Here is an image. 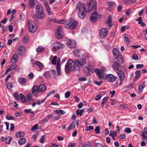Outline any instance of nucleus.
Segmentation results:
<instances>
[{
	"instance_id": "24",
	"label": "nucleus",
	"mask_w": 147,
	"mask_h": 147,
	"mask_svg": "<svg viewBox=\"0 0 147 147\" xmlns=\"http://www.w3.org/2000/svg\"><path fill=\"white\" fill-rule=\"evenodd\" d=\"M60 61H59V59L58 60L56 66V70L57 72V75L58 76H60L61 75L60 72Z\"/></svg>"
},
{
	"instance_id": "41",
	"label": "nucleus",
	"mask_w": 147,
	"mask_h": 147,
	"mask_svg": "<svg viewBox=\"0 0 147 147\" xmlns=\"http://www.w3.org/2000/svg\"><path fill=\"white\" fill-rule=\"evenodd\" d=\"M57 59V57L55 56L53 58L51 61V63L52 64L55 65L56 63V61Z\"/></svg>"
},
{
	"instance_id": "45",
	"label": "nucleus",
	"mask_w": 147,
	"mask_h": 147,
	"mask_svg": "<svg viewBox=\"0 0 147 147\" xmlns=\"http://www.w3.org/2000/svg\"><path fill=\"white\" fill-rule=\"evenodd\" d=\"M57 19L56 18L53 19L50 18H49L48 19V21L49 22H54L56 23V22H57Z\"/></svg>"
},
{
	"instance_id": "14",
	"label": "nucleus",
	"mask_w": 147,
	"mask_h": 147,
	"mask_svg": "<svg viewBox=\"0 0 147 147\" xmlns=\"http://www.w3.org/2000/svg\"><path fill=\"white\" fill-rule=\"evenodd\" d=\"M28 7L31 9H33L36 4V0H28Z\"/></svg>"
},
{
	"instance_id": "56",
	"label": "nucleus",
	"mask_w": 147,
	"mask_h": 147,
	"mask_svg": "<svg viewBox=\"0 0 147 147\" xmlns=\"http://www.w3.org/2000/svg\"><path fill=\"white\" fill-rule=\"evenodd\" d=\"M78 80L79 81H85L86 80V78L85 77H80L78 78Z\"/></svg>"
},
{
	"instance_id": "26",
	"label": "nucleus",
	"mask_w": 147,
	"mask_h": 147,
	"mask_svg": "<svg viewBox=\"0 0 147 147\" xmlns=\"http://www.w3.org/2000/svg\"><path fill=\"white\" fill-rule=\"evenodd\" d=\"M115 58L117 59L118 61L121 63H123L124 62V60L121 55H119Z\"/></svg>"
},
{
	"instance_id": "63",
	"label": "nucleus",
	"mask_w": 147,
	"mask_h": 147,
	"mask_svg": "<svg viewBox=\"0 0 147 147\" xmlns=\"http://www.w3.org/2000/svg\"><path fill=\"white\" fill-rule=\"evenodd\" d=\"M60 116L59 115H58L57 116H55L53 118V120L54 121H56L58 120L60 118Z\"/></svg>"
},
{
	"instance_id": "39",
	"label": "nucleus",
	"mask_w": 147,
	"mask_h": 147,
	"mask_svg": "<svg viewBox=\"0 0 147 147\" xmlns=\"http://www.w3.org/2000/svg\"><path fill=\"white\" fill-rule=\"evenodd\" d=\"M144 87V84H142L139 86L138 88L139 91L140 92H142L143 90V89Z\"/></svg>"
},
{
	"instance_id": "64",
	"label": "nucleus",
	"mask_w": 147,
	"mask_h": 147,
	"mask_svg": "<svg viewBox=\"0 0 147 147\" xmlns=\"http://www.w3.org/2000/svg\"><path fill=\"white\" fill-rule=\"evenodd\" d=\"M70 93L69 91H67L65 94V97L66 98H68L70 96Z\"/></svg>"
},
{
	"instance_id": "35",
	"label": "nucleus",
	"mask_w": 147,
	"mask_h": 147,
	"mask_svg": "<svg viewBox=\"0 0 147 147\" xmlns=\"http://www.w3.org/2000/svg\"><path fill=\"white\" fill-rule=\"evenodd\" d=\"M135 78L138 79L140 77L141 75V71H140L138 70L135 72Z\"/></svg>"
},
{
	"instance_id": "60",
	"label": "nucleus",
	"mask_w": 147,
	"mask_h": 147,
	"mask_svg": "<svg viewBox=\"0 0 147 147\" xmlns=\"http://www.w3.org/2000/svg\"><path fill=\"white\" fill-rule=\"evenodd\" d=\"M45 135H43L41 139H40V142L41 143H43L45 142Z\"/></svg>"
},
{
	"instance_id": "21",
	"label": "nucleus",
	"mask_w": 147,
	"mask_h": 147,
	"mask_svg": "<svg viewBox=\"0 0 147 147\" xmlns=\"http://www.w3.org/2000/svg\"><path fill=\"white\" fill-rule=\"evenodd\" d=\"M35 10L36 13L44 11L43 6L40 4L36 5Z\"/></svg>"
},
{
	"instance_id": "53",
	"label": "nucleus",
	"mask_w": 147,
	"mask_h": 147,
	"mask_svg": "<svg viewBox=\"0 0 147 147\" xmlns=\"http://www.w3.org/2000/svg\"><path fill=\"white\" fill-rule=\"evenodd\" d=\"M28 37L27 35H25L23 38V41L25 43L27 42L28 41Z\"/></svg>"
},
{
	"instance_id": "51",
	"label": "nucleus",
	"mask_w": 147,
	"mask_h": 147,
	"mask_svg": "<svg viewBox=\"0 0 147 147\" xmlns=\"http://www.w3.org/2000/svg\"><path fill=\"white\" fill-rule=\"evenodd\" d=\"M94 129V127L92 126H89L88 127H87L86 129V131H92Z\"/></svg>"
},
{
	"instance_id": "31",
	"label": "nucleus",
	"mask_w": 147,
	"mask_h": 147,
	"mask_svg": "<svg viewBox=\"0 0 147 147\" xmlns=\"http://www.w3.org/2000/svg\"><path fill=\"white\" fill-rule=\"evenodd\" d=\"M83 59L86 60H88L90 57V55L88 53H84L82 55Z\"/></svg>"
},
{
	"instance_id": "50",
	"label": "nucleus",
	"mask_w": 147,
	"mask_h": 147,
	"mask_svg": "<svg viewBox=\"0 0 147 147\" xmlns=\"http://www.w3.org/2000/svg\"><path fill=\"white\" fill-rule=\"evenodd\" d=\"M13 95L15 99L18 101L19 100V98L18 96V94L17 92H15L13 93Z\"/></svg>"
},
{
	"instance_id": "1",
	"label": "nucleus",
	"mask_w": 147,
	"mask_h": 147,
	"mask_svg": "<svg viewBox=\"0 0 147 147\" xmlns=\"http://www.w3.org/2000/svg\"><path fill=\"white\" fill-rule=\"evenodd\" d=\"M96 3L95 0H91L87 4V11L89 12L93 11L90 15V19L93 23L96 22L100 16L99 13L96 11L97 8Z\"/></svg>"
},
{
	"instance_id": "54",
	"label": "nucleus",
	"mask_w": 147,
	"mask_h": 147,
	"mask_svg": "<svg viewBox=\"0 0 147 147\" xmlns=\"http://www.w3.org/2000/svg\"><path fill=\"white\" fill-rule=\"evenodd\" d=\"M11 140V138L9 137H7L6 139V143L7 144H9L10 143V141Z\"/></svg>"
},
{
	"instance_id": "11",
	"label": "nucleus",
	"mask_w": 147,
	"mask_h": 147,
	"mask_svg": "<svg viewBox=\"0 0 147 147\" xmlns=\"http://www.w3.org/2000/svg\"><path fill=\"white\" fill-rule=\"evenodd\" d=\"M67 45L68 48H74L76 47V43L75 40L69 39L67 41Z\"/></svg>"
},
{
	"instance_id": "8",
	"label": "nucleus",
	"mask_w": 147,
	"mask_h": 147,
	"mask_svg": "<svg viewBox=\"0 0 147 147\" xmlns=\"http://www.w3.org/2000/svg\"><path fill=\"white\" fill-rule=\"evenodd\" d=\"M52 49L54 51H57L60 49H61L64 48V45L62 44L60 42H56L53 43L52 44Z\"/></svg>"
},
{
	"instance_id": "48",
	"label": "nucleus",
	"mask_w": 147,
	"mask_h": 147,
	"mask_svg": "<svg viewBox=\"0 0 147 147\" xmlns=\"http://www.w3.org/2000/svg\"><path fill=\"white\" fill-rule=\"evenodd\" d=\"M94 130L96 134H99L100 133V127L99 126H97Z\"/></svg>"
},
{
	"instance_id": "7",
	"label": "nucleus",
	"mask_w": 147,
	"mask_h": 147,
	"mask_svg": "<svg viewBox=\"0 0 147 147\" xmlns=\"http://www.w3.org/2000/svg\"><path fill=\"white\" fill-rule=\"evenodd\" d=\"M117 77L114 76L112 74H107L105 76L102 75V79L106 80L107 82H113L115 81Z\"/></svg>"
},
{
	"instance_id": "33",
	"label": "nucleus",
	"mask_w": 147,
	"mask_h": 147,
	"mask_svg": "<svg viewBox=\"0 0 147 147\" xmlns=\"http://www.w3.org/2000/svg\"><path fill=\"white\" fill-rule=\"evenodd\" d=\"M74 55L76 57H79L80 55V53L79 50L78 49L75 50L73 52Z\"/></svg>"
},
{
	"instance_id": "34",
	"label": "nucleus",
	"mask_w": 147,
	"mask_h": 147,
	"mask_svg": "<svg viewBox=\"0 0 147 147\" xmlns=\"http://www.w3.org/2000/svg\"><path fill=\"white\" fill-rule=\"evenodd\" d=\"M26 98L28 101H30L32 99V95L31 93H28L26 96Z\"/></svg>"
},
{
	"instance_id": "59",
	"label": "nucleus",
	"mask_w": 147,
	"mask_h": 147,
	"mask_svg": "<svg viewBox=\"0 0 147 147\" xmlns=\"http://www.w3.org/2000/svg\"><path fill=\"white\" fill-rule=\"evenodd\" d=\"M75 145V143L69 142L68 144L67 147H74Z\"/></svg>"
},
{
	"instance_id": "22",
	"label": "nucleus",
	"mask_w": 147,
	"mask_h": 147,
	"mask_svg": "<svg viewBox=\"0 0 147 147\" xmlns=\"http://www.w3.org/2000/svg\"><path fill=\"white\" fill-rule=\"evenodd\" d=\"M35 65L38 66L40 69H42L43 68V65L39 61H36L35 63H32V65L33 67Z\"/></svg>"
},
{
	"instance_id": "5",
	"label": "nucleus",
	"mask_w": 147,
	"mask_h": 147,
	"mask_svg": "<svg viewBox=\"0 0 147 147\" xmlns=\"http://www.w3.org/2000/svg\"><path fill=\"white\" fill-rule=\"evenodd\" d=\"M29 30L30 32L34 33L37 29V26L35 22L33 20H29L28 21Z\"/></svg>"
},
{
	"instance_id": "3",
	"label": "nucleus",
	"mask_w": 147,
	"mask_h": 147,
	"mask_svg": "<svg viewBox=\"0 0 147 147\" xmlns=\"http://www.w3.org/2000/svg\"><path fill=\"white\" fill-rule=\"evenodd\" d=\"M76 64L75 63V60L73 61L71 59H69L65 66V71L67 74H69L70 71H73L74 70L76 71L75 69L76 68Z\"/></svg>"
},
{
	"instance_id": "16",
	"label": "nucleus",
	"mask_w": 147,
	"mask_h": 147,
	"mask_svg": "<svg viewBox=\"0 0 147 147\" xmlns=\"http://www.w3.org/2000/svg\"><path fill=\"white\" fill-rule=\"evenodd\" d=\"M108 31V29L106 28H102V37L105 38L107 36Z\"/></svg>"
},
{
	"instance_id": "46",
	"label": "nucleus",
	"mask_w": 147,
	"mask_h": 147,
	"mask_svg": "<svg viewBox=\"0 0 147 147\" xmlns=\"http://www.w3.org/2000/svg\"><path fill=\"white\" fill-rule=\"evenodd\" d=\"M38 124H37L33 126L31 128V130L32 131H34L35 130H36L38 129Z\"/></svg>"
},
{
	"instance_id": "57",
	"label": "nucleus",
	"mask_w": 147,
	"mask_h": 147,
	"mask_svg": "<svg viewBox=\"0 0 147 147\" xmlns=\"http://www.w3.org/2000/svg\"><path fill=\"white\" fill-rule=\"evenodd\" d=\"M124 131L125 132L127 133H131V130L130 129V128H128V127L125 128L124 129Z\"/></svg>"
},
{
	"instance_id": "52",
	"label": "nucleus",
	"mask_w": 147,
	"mask_h": 147,
	"mask_svg": "<svg viewBox=\"0 0 147 147\" xmlns=\"http://www.w3.org/2000/svg\"><path fill=\"white\" fill-rule=\"evenodd\" d=\"M108 99V97L106 96L103 99L102 102V106H103L105 102Z\"/></svg>"
},
{
	"instance_id": "36",
	"label": "nucleus",
	"mask_w": 147,
	"mask_h": 147,
	"mask_svg": "<svg viewBox=\"0 0 147 147\" xmlns=\"http://www.w3.org/2000/svg\"><path fill=\"white\" fill-rule=\"evenodd\" d=\"M76 111L77 115H80V116H82L83 113L84 111V109H82L80 110L79 109H78L76 110Z\"/></svg>"
},
{
	"instance_id": "62",
	"label": "nucleus",
	"mask_w": 147,
	"mask_h": 147,
	"mask_svg": "<svg viewBox=\"0 0 147 147\" xmlns=\"http://www.w3.org/2000/svg\"><path fill=\"white\" fill-rule=\"evenodd\" d=\"M133 59L135 60H137L138 59V57L136 54H134L132 55Z\"/></svg>"
},
{
	"instance_id": "42",
	"label": "nucleus",
	"mask_w": 147,
	"mask_h": 147,
	"mask_svg": "<svg viewBox=\"0 0 147 147\" xmlns=\"http://www.w3.org/2000/svg\"><path fill=\"white\" fill-rule=\"evenodd\" d=\"M44 48L42 47H39L36 49L37 52L38 53H40L44 51Z\"/></svg>"
},
{
	"instance_id": "18",
	"label": "nucleus",
	"mask_w": 147,
	"mask_h": 147,
	"mask_svg": "<svg viewBox=\"0 0 147 147\" xmlns=\"http://www.w3.org/2000/svg\"><path fill=\"white\" fill-rule=\"evenodd\" d=\"M18 57L16 54H13L10 59V61L12 63H16L18 61Z\"/></svg>"
},
{
	"instance_id": "4",
	"label": "nucleus",
	"mask_w": 147,
	"mask_h": 147,
	"mask_svg": "<svg viewBox=\"0 0 147 147\" xmlns=\"http://www.w3.org/2000/svg\"><path fill=\"white\" fill-rule=\"evenodd\" d=\"M78 24V22L74 19L71 18L64 24V26L65 28L74 30L77 27Z\"/></svg>"
},
{
	"instance_id": "58",
	"label": "nucleus",
	"mask_w": 147,
	"mask_h": 147,
	"mask_svg": "<svg viewBox=\"0 0 147 147\" xmlns=\"http://www.w3.org/2000/svg\"><path fill=\"white\" fill-rule=\"evenodd\" d=\"M142 135L144 140L145 138L146 139V142L147 143V133H143Z\"/></svg>"
},
{
	"instance_id": "43",
	"label": "nucleus",
	"mask_w": 147,
	"mask_h": 147,
	"mask_svg": "<svg viewBox=\"0 0 147 147\" xmlns=\"http://www.w3.org/2000/svg\"><path fill=\"white\" fill-rule=\"evenodd\" d=\"M88 70L90 71L92 73H94V69H93L91 65H88Z\"/></svg>"
},
{
	"instance_id": "55",
	"label": "nucleus",
	"mask_w": 147,
	"mask_h": 147,
	"mask_svg": "<svg viewBox=\"0 0 147 147\" xmlns=\"http://www.w3.org/2000/svg\"><path fill=\"white\" fill-rule=\"evenodd\" d=\"M106 69L104 67H102V75L105 76V71H106Z\"/></svg>"
},
{
	"instance_id": "37",
	"label": "nucleus",
	"mask_w": 147,
	"mask_h": 147,
	"mask_svg": "<svg viewBox=\"0 0 147 147\" xmlns=\"http://www.w3.org/2000/svg\"><path fill=\"white\" fill-rule=\"evenodd\" d=\"M75 127V124L74 122H72L69 125V127L67 128V130L68 131H69L70 129H72L74 128Z\"/></svg>"
},
{
	"instance_id": "13",
	"label": "nucleus",
	"mask_w": 147,
	"mask_h": 147,
	"mask_svg": "<svg viewBox=\"0 0 147 147\" xmlns=\"http://www.w3.org/2000/svg\"><path fill=\"white\" fill-rule=\"evenodd\" d=\"M112 16L109 15L108 16L107 20L105 21V24H108L107 25L108 27H110L112 26Z\"/></svg>"
},
{
	"instance_id": "12",
	"label": "nucleus",
	"mask_w": 147,
	"mask_h": 147,
	"mask_svg": "<svg viewBox=\"0 0 147 147\" xmlns=\"http://www.w3.org/2000/svg\"><path fill=\"white\" fill-rule=\"evenodd\" d=\"M38 86L37 85L33 86L32 88V92L34 96H37L38 93L40 92Z\"/></svg>"
},
{
	"instance_id": "38",
	"label": "nucleus",
	"mask_w": 147,
	"mask_h": 147,
	"mask_svg": "<svg viewBox=\"0 0 147 147\" xmlns=\"http://www.w3.org/2000/svg\"><path fill=\"white\" fill-rule=\"evenodd\" d=\"M94 71L96 73L97 75L99 76V78L100 79H101V75H100L101 69H100V71L98 69L96 68L94 69Z\"/></svg>"
},
{
	"instance_id": "32",
	"label": "nucleus",
	"mask_w": 147,
	"mask_h": 147,
	"mask_svg": "<svg viewBox=\"0 0 147 147\" xmlns=\"http://www.w3.org/2000/svg\"><path fill=\"white\" fill-rule=\"evenodd\" d=\"M126 34H125L124 35V41L126 42V44L127 45H128L129 44V40L128 37L127 36Z\"/></svg>"
},
{
	"instance_id": "27",
	"label": "nucleus",
	"mask_w": 147,
	"mask_h": 147,
	"mask_svg": "<svg viewBox=\"0 0 147 147\" xmlns=\"http://www.w3.org/2000/svg\"><path fill=\"white\" fill-rule=\"evenodd\" d=\"M24 136V133L22 131L17 132L16 134V137L18 138H21L23 137Z\"/></svg>"
},
{
	"instance_id": "17",
	"label": "nucleus",
	"mask_w": 147,
	"mask_h": 147,
	"mask_svg": "<svg viewBox=\"0 0 147 147\" xmlns=\"http://www.w3.org/2000/svg\"><path fill=\"white\" fill-rule=\"evenodd\" d=\"M17 67V66L16 64L15 65L13 64L11 65L10 66L8 67L7 68L6 70L5 74L7 73L11 70L14 69L16 68Z\"/></svg>"
},
{
	"instance_id": "15",
	"label": "nucleus",
	"mask_w": 147,
	"mask_h": 147,
	"mask_svg": "<svg viewBox=\"0 0 147 147\" xmlns=\"http://www.w3.org/2000/svg\"><path fill=\"white\" fill-rule=\"evenodd\" d=\"M18 53L20 54V56H23L25 52V48L24 46H20L18 47Z\"/></svg>"
},
{
	"instance_id": "19",
	"label": "nucleus",
	"mask_w": 147,
	"mask_h": 147,
	"mask_svg": "<svg viewBox=\"0 0 147 147\" xmlns=\"http://www.w3.org/2000/svg\"><path fill=\"white\" fill-rule=\"evenodd\" d=\"M36 15L38 18L39 19H43L45 17L44 11L36 13Z\"/></svg>"
},
{
	"instance_id": "44",
	"label": "nucleus",
	"mask_w": 147,
	"mask_h": 147,
	"mask_svg": "<svg viewBox=\"0 0 147 147\" xmlns=\"http://www.w3.org/2000/svg\"><path fill=\"white\" fill-rule=\"evenodd\" d=\"M6 118L8 120H14L15 119V118L14 117H12L8 115L6 116Z\"/></svg>"
},
{
	"instance_id": "47",
	"label": "nucleus",
	"mask_w": 147,
	"mask_h": 147,
	"mask_svg": "<svg viewBox=\"0 0 147 147\" xmlns=\"http://www.w3.org/2000/svg\"><path fill=\"white\" fill-rule=\"evenodd\" d=\"M44 5L46 9V10L51 9L50 8L49 6L47 1H45L44 2Z\"/></svg>"
},
{
	"instance_id": "2",
	"label": "nucleus",
	"mask_w": 147,
	"mask_h": 147,
	"mask_svg": "<svg viewBox=\"0 0 147 147\" xmlns=\"http://www.w3.org/2000/svg\"><path fill=\"white\" fill-rule=\"evenodd\" d=\"M76 9L78 10V15L81 19H84L86 16L87 11L86 4L78 2L76 5Z\"/></svg>"
},
{
	"instance_id": "49",
	"label": "nucleus",
	"mask_w": 147,
	"mask_h": 147,
	"mask_svg": "<svg viewBox=\"0 0 147 147\" xmlns=\"http://www.w3.org/2000/svg\"><path fill=\"white\" fill-rule=\"evenodd\" d=\"M25 113H30L32 114L34 113V112L33 111H31V109H25L24 111Z\"/></svg>"
},
{
	"instance_id": "30",
	"label": "nucleus",
	"mask_w": 147,
	"mask_h": 147,
	"mask_svg": "<svg viewBox=\"0 0 147 147\" xmlns=\"http://www.w3.org/2000/svg\"><path fill=\"white\" fill-rule=\"evenodd\" d=\"M113 56L115 58L119 55V51L115 49H113Z\"/></svg>"
},
{
	"instance_id": "9",
	"label": "nucleus",
	"mask_w": 147,
	"mask_h": 147,
	"mask_svg": "<svg viewBox=\"0 0 147 147\" xmlns=\"http://www.w3.org/2000/svg\"><path fill=\"white\" fill-rule=\"evenodd\" d=\"M120 80V85H121L122 83L125 79V75L123 71L120 70L117 73Z\"/></svg>"
},
{
	"instance_id": "6",
	"label": "nucleus",
	"mask_w": 147,
	"mask_h": 147,
	"mask_svg": "<svg viewBox=\"0 0 147 147\" xmlns=\"http://www.w3.org/2000/svg\"><path fill=\"white\" fill-rule=\"evenodd\" d=\"M74 60L76 65L75 69L79 71L80 70V67L84 65L86 63V61L84 59L80 58L78 59H75Z\"/></svg>"
},
{
	"instance_id": "28",
	"label": "nucleus",
	"mask_w": 147,
	"mask_h": 147,
	"mask_svg": "<svg viewBox=\"0 0 147 147\" xmlns=\"http://www.w3.org/2000/svg\"><path fill=\"white\" fill-rule=\"evenodd\" d=\"M19 82L22 84H25L27 82V80L23 77H21L18 79Z\"/></svg>"
},
{
	"instance_id": "23",
	"label": "nucleus",
	"mask_w": 147,
	"mask_h": 147,
	"mask_svg": "<svg viewBox=\"0 0 147 147\" xmlns=\"http://www.w3.org/2000/svg\"><path fill=\"white\" fill-rule=\"evenodd\" d=\"M38 90L40 92H43L47 88L46 86L44 84H41L38 86Z\"/></svg>"
},
{
	"instance_id": "40",
	"label": "nucleus",
	"mask_w": 147,
	"mask_h": 147,
	"mask_svg": "<svg viewBox=\"0 0 147 147\" xmlns=\"http://www.w3.org/2000/svg\"><path fill=\"white\" fill-rule=\"evenodd\" d=\"M7 87L8 90H10L13 87V84L11 82H8Z\"/></svg>"
},
{
	"instance_id": "10",
	"label": "nucleus",
	"mask_w": 147,
	"mask_h": 147,
	"mask_svg": "<svg viewBox=\"0 0 147 147\" xmlns=\"http://www.w3.org/2000/svg\"><path fill=\"white\" fill-rule=\"evenodd\" d=\"M63 30L62 27H59L57 30L56 37L58 39H60L62 38L63 36Z\"/></svg>"
},
{
	"instance_id": "61",
	"label": "nucleus",
	"mask_w": 147,
	"mask_h": 147,
	"mask_svg": "<svg viewBox=\"0 0 147 147\" xmlns=\"http://www.w3.org/2000/svg\"><path fill=\"white\" fill-rule=\"evenodd\" d=\"M15 129V126L13 123L10 124V131H13Z\"/></svg>"
},
{
	"instance_id": "25",
	"label": "nucleus",
	"mask_w": 147,
	"mask_h": 147,
	"mask_svg": "<svg viewBox=\"0 0 147 147\" xmlns=\"http://www.w3.org/2000/svg\"><path fill=\"white\" fill-rule=\"evenodd\" d=\"M43 76L47 79H50L51 78V73L49 71H47L43 74Z\"/></svg>"
},
{
	"instance_id": "29",
	"label": "nucleus",
	"mask_w": 147,
	"mask_h": 147,
	"mask_svg": "<svg viewBox=\"0 0 147 147\" xmlns=\"http://www.w3.org/2000/svg\"><path fill=\"white\" fill-rule=\"evenodd\" d=\"M26 140L25 138H21L18 141V144L20 145H23L26 142Z\"/></svg>"
},
{
	"instance_id": "20",
	"label": "nucleus",
	"mask_w": 147,
	"mask_h": 147,
	"mask_svg": "<svg viewBox=\"0 0 147 147\" xmlns=\"http://www.w3.org/2000/svg\"><path fill=\"white\" fill-rule=\"evenodd\" d=\"M113 69L115 71H118L119 69V63L115 62L112 65Z\"/></svg>"
}]
</instances>
